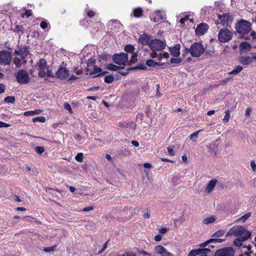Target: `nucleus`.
Masks as SVG:
<instances>
[{
    "mask_svg": "<svg viewBox=\"0 0 256 256\" xmlns=\"http://www.w3.org/2000/svg\"><path fill=\"white\" fill-rule=\"evenodd\" d=\"M23 30H24V28L22 27V26L16 25L15 26V28L14 30V32H22V33H23L24 32Z\"/></svg>",
    "mask_w": 256,
    "mask_h": 256,
    "instance_id": "40",
    "label": "nucleus"
},
{
    "mask_svg": "<svg viewBox=\"0 0 256 256\" xmlns=\"http://www.w3.org/2000/svg\"><path fill=\"white\" fill-rule=\"evenodd\" d=\"M158 232L160 234H164L168 232V229L166 228H160L159 229Z\"/></svg>",
    "mask_w": 256,
    "mask_h": 256,
    "instance_id": "59",
    "label": "nucleus"
},
{
    "mask_svg": "<svg viewBox=\"0 0 256 256\" xmlns=\"http://www.w3.org/2000/svg\"><path fill=\"white\" fill-rule=\"evenodd\" d=\"M137 54L136 52L133 53L132 56L130 59V62L131 63H135L137 61Z\"/></svg>",
    "mask_w": 256,
    "mask_h": 256,
    "instance_id": "42",
    "label": "nucleus"
},
{
    "mask_svg": "<svg viewBox=\"0 0 256 256\" xmlns=\"http://www.w3.org/2000/svg\"><path fill=\"white\" fill-rule=\"evenodd\" d=\"M242 242L243 241H233L234 246L238 248L242 246L243 244L242 243Z\"/></svg>",
    "mask_w": 256,
    "mask_h": 256,
    "instance_id": "50",
    "label": "nucleus"
},
{
    "mask_svg": "<svg viewBox=\"0 0 256 256\" xmlns=\"http://www.w3.org/2000/svg\"><path fill=\"white\" fill-rule=\"evenodd\" d=\"M40 27L42 28V29H45L47 26H48V24L46 22H44V21H42L41 23H40Z\"/></svg>",
    "mask_w": 256,
    "mask_h": 256,
    "instance_id": "62",
    "label": "nucleus"
},
{
    "mask_svg": "<svg viewBox=\"0 0 256 256\" xmlns=\"http://www.w3.org/2000/svg\"><path fill=\"white\" fill-rule=\"evenodd\" d=\"M37 66L38 67V70H44L45 68H48L47 66V62L46 60L41 58L37 63Z\"/></svg>",
    "mask_w": 256,
    "mask_h": 256,
    "instance_id": "19",
    "label": "nucleus"
},
{
    "mask_svg": "<svg viewBox=\"0 0 256 256\" xmlns=\"http://www.w3.org/2000/svg\"><path fill=\"white\" fill-rule=\"evenodd\" d=\"M180 44L174 45L173 47L170 48V52L174 57H178L180 54Z\"/></svg>",
    "mask_w": 256,
    "mask_h": 256,
    "instance_id": "14",
    "label": "nucleus"
},
{
    "mask_svg": "<svg viewBox=\"0 0 256 256\" xmlns=\"http://www.w3.org/2000/svg\"><path fill=\"white\" fill-rule=\"evenodd\" d=\"M102 71V69L100 68H98V67H97V66H94V70L92 71L90 74V75L92 74H96L98 72H101Z\"/></svg>",
    "mask_w": 256,
    "mask_h": 256,
    "instance_id": "41",
    "label": "nucleus"
},
{
    "mask_svg": "<svg viewBox=\"0 0 256 256\" xmlns=\"http://www.w3.org/2000/svg\"><path fill=\"white\" fill-rule=\"evenodd\" d=\"M134 69H139V70H146V66L145 64H140L134 68Z\"/></svg>",
    "mask_w": 256,
    "mask_h": 256,
    "instance_id": "48",
    "label": "nucleus"
},
{
    "mask_svg": "<svg viewBox=\"0 0 256 256\" xmlns=\"http://www.w3.org/2000/svg\"><path fill=\"white\" fill-rule=\"evenodd\" d=\"M239 60L243 65H248L252 62V58L250 56H240L239 58Z\"/></svg>",
    "mask_w": 256,
    "mask_h": 256,
    "instance_id": "16",
    "label": "nucleus"
},
{
    "mask_svg": "<svg viewBox=\"0 0 256 256\" xmlns=\"http://www.w3.org/2000/svg\"><path fill=\"white\" fill-rule=\"evenodd\" d=\"M216 220V217L214 216H212L210 217L204 218L202 221V223L204 224H208L214 222Z\"/></svg>",
    "mask_w": 256,
    "mask_h": 256,
    "instance_id": "20",
    "label": "nucleus"
},
{
    "mask_svg": "<svg viewBox=\"0 0 256 256\" xmlns=\"http://www.w3.org/2000/svg\"><path fill=\"white\" fill-rule=\"evenodd\" d=\"M199 249L193 250L190 251L188 256H196L198 254H200Z\"/></svg>",
    "mask_w": 256,
    "mask_h": 256,
    "instance_id": "36",
    "label": "nucleus"
},
{
    "mask_svg": "<svg viewBox=\"0 0 256 256\" xmlns=\"http://www.w3.org/2000/svg\"><path fill=\"white\" fill-rule=\"evenodd\" d=\"M38 76L40 78H44L46 76L44 70H38Z\"/></svg>",
    "mask_w": 256,
    "mask_h": 256,
    "instance_id": "51",
    "label": "nucleus"
},
{
    "mask_svg": "<svg viewBox=\"0 0 256 256\" xmlns=\"http://www.w3.org/2000/svg\"><path fill=\"white\" fill-rule=\"evenodd\" d=\"M87 14L90 18H92L95 15V13L92 10H90L87 12Z\"/></svg>",
    "mask_w": 256,
    "mask_h": 256,
    "instance_id": "63",
    "label": "nucleus"
},
{
    "mask_svg": "<svg viewBox=\"0 0 256 256\" xmlns=\"http://www.w3.org/2000/svg\"><path fill=\"white\" fill-rule=\"evenodd\" d=\"M123 69V67H120L116 65L113 64V71H117V70H120L118 72V73L122 76H126L128 73V72H124L121 71Z\"/></svg>",
    "mask_w": 256,
    "mask_h": 256,
    "instance_id": "23",
    "label": "nucleus"
},
{
    "mask_svg": "<svg viewBox=\"0 0 256 256\" xmlns=\"http://www.w3.org/2000/svg\"><path fill=\"white\" fill-rule=\"evenodd\" d=\"M182 60L180 58H171L170 59V63L171 64H178L182 62Z\"/></svg>",
    "mask_w": 256,
    "mask_h": 256,
    "instance_id": "43",
    "label": "nucleus"
},
{
    "mask_svg": "<svg viewBox=\"0 0 256 256\" xmlns=\"http://www.w3.org/2000/svg\"><path fill=\"white\" fill-rule=\"evenodd\" d=\"M252 232L242 226H234L230 228L226 234V238H235L234 240H248Z\"/></svg>",
    "mask_w": 256,
    "mask_h": 256,
    "instance_id": "1",
    "label": "nucleus"
},
{
    "mask_svg": "<svg viewBox=\"0 0 256 256\" xmlns=\"http://www.w3.org/2000/svg\"><path fill=\"white\" fill-rule=\"evenodd\" d=\"M128 54L125 53L115 54L113 56V62L118 64H124L128 62Z\"/></svg>",
    "mask_w": 256,
    "mask_h": 256,
    "instance_id": "10",
    "label": "nucleus"
},
{
    "mask_svg": "<svg viewBox=\"0 0 256 256\" xmlns=\"http://www.w3.org/2000/svg\"><path fill=\"white\" fill-rule=\"evenodd\" d=\"M99 61L101 62H106L110 58V55L108 54H103L100 55L98 57Z\"/></svg>",
    "mask_w": 256,
    "mask_h": 256,
    "instance_id": "24",
    "label": "nucleus"
},
{
    "mask_svg": "<svg viewBox=\"0 0 256 256\" xmlns=\"http://www.w3.org/2000/svg\"><path fill=\"white\" fill-rule=\"evenodd\" d=\"M166 248L162 246H157L155 248V251L157 254H158L160 255L162 254H164V252Z\"/></svg>",
    "mask_w": 256,
    "mask_h": 256,
    "instance_id": "29",
    "label": "nucleus"
},
{
    "mask_svg": "<svg viewBox=\"0 0 256 256\" xmlns=\"http://www.w3.org/2000/svg\"><path fill=\"white\" fill-rule=\"evenodd\" d=\"M201 130H199L198 131H196L194 132L192 134H191L190 136V140L193 142H196L198 138V134L200 132Z\"/></svg>",
    "mask_w": 256,
    "mask_h": 256,
    "instance_id": "31",
    "label": "nucleus"
},
{
    "mask_svg": "<svg viewBox=\"0 0 256 256\" xmlns=\"http://www.w3.org/2000/svg\"><path fill=\"white\" fill-rule=\"evenodd\" d=\"M224 234V230H218L215 233H214L212 236L216 237H216L219 238V237L222 236Z\"/></svg>",
    "mask_w": 256,
    "mask_h": 256,
    "instance_id": "34",
    "label": "nucleus"
},
{
    "mask_svg": "<svg viewBox=\"0 0 256 256\" xmlns=\"http://www.w3.org/2000/svg\"><path fill=\"white\" fill-rule=\"evenodd\" d=\"M6 86L4 84H0V94L4 92Z\"/></svg>",
    "mask_w": 256,
    "mask_h": 256,
    "instance_id": "56",
    "label": "nucleus"
},
{
    "mask_svg": "<svg viewBox=\"0 0 256 256\" xmlns=\"http://www.w3.org/2000/svg\"><path fill=\"white\" fill-rule=\"evenodd\" d=\"M46 121V118L44 116L36 117L32 118V122L35 123L36 122H44Z\"/></svg>",
    "mask_w": 256,
    "mask_h": 256,
    "instance_id": "32",
    "label": "nucleus"
},
{
    "mask_svg": "<svg viewBox=\"0 0 256 256\" xmlns=\"http://www.w3.org/2000/svg\"><path fill=\"white\" fill-rule=\"evenodd\" d=\"M100 88V86H93L88 90V91H97Z\"/></svg>",
    "mask_w": 256,
    "mask_h": 256,
    "instance_id": "61",
    "label": "nucleus"
},
{
    "mask_svg": "<svg viewBox=\"0 0 256 256\" xmlns=\"http://www.w3.org/2000/svg\"><path fill=\"white\" fill-rule=\"evenodd\" d=\"M64 108L66 110H68L70 113L72 112V109L69 104L66 102L64 104Z\"/></svg>",
    "mask_w": 256,
    "mask_h": 256,
    "instance_id": "49",
    "label": "nucleus"
},
{
    "mask_svg": "<svg viewBox=\"0 0 256 256\" xmlns=\"http://www.w3.org/2000/svg\"><path fill=\"white\" fill-rule=\"evenodd\" d=\"M35 150L38 154H42L44 152V146H36Z\"/></svg>",
    "mask_w": 256,
    "mask_h": 256,
    "instance_id": "38",
    "label": "nucleus"
},
{
    "mask_svg": "<svg viewBox=\"0 0 256 256\" xmlns=\"http://www.w3.org/2000/svg\"><path fill=\"white\" fill-rule=\"evenodd\" d=\"M66 64L62 62L58 66V70L55 74V78L63 80H66L69 76L70 71L66 67Z\"/></svg>",
    "mask_w": 256,
    "mask_h": 256,
    "instance_id": "4",
    "label": "nucleus"
},
{
    "mask_svg": "<svg viewBox=\"0 0 256 256\" xmlns=\"http://www.w3.org/2000/svg\"><path fill=\"white\" fill-rule=\"evenodd\" d=\"M218 18L220 20V24L223 26H228L232 21L231 16L226 13L223 14L222 15L219 14Z\"/></svg>",
    "mask_w": 256,
    "mask_h": 256,
    "instance_id": "11",
    "label": "nucleus"
},
{
    "mask_svg": "<svg viewBox=\"0 0 256 256\" xmlns=\"http://www.w3.org/2000/svg\"><path fill=\"white\" fill-rule=\"evenodd\" d=\"M15 76L18 82L20 84H27L30 82L28 74L24 70H18Z\"/></svg>",
    "mask_w": 256,
    "mask_h": 256,
    "instance_id": "6",
    "label": "nucleus"
},
{
    "mask_svg": "<svg viewBox=\"0 0 256 256\" xmlns=\"http://www.w3.org/2000/svg\"><path fill=\"white\" fill-rule=\"evenodd\" d=\"M166 42L160 40H152L150 44V48L152 51H161L165 48Z\"/></svg>",
    "mask_w": 256,
    "mask_h": 256,
    "instance_id": "8",
    "label": "nucleus"
},
{
    "mask_svg": "<svg viewBox=\"0 0 256 256\" xmlns=\"http://www.w3.org/2000/svg\"><path fill=\"white\" fill-rule=\"evenodd\" d=\"M242 70V67L241 66H235L233 70L230 72L229 74L236 75L238 74Z\"/></svg>",
    "mask_w": 256,
    "mask_h": 256,
    "instance_id": "21",
    "label": "nucleus"
},
{
    "mask_svg": "<svg viewBox=\"0 0 256 256\" xmlns=\"http://www.w3.org/2000/svg\"><path fill=\"white\" fill-rule=\"evenodd\" d=\"M56 246L54 245L52 246L44 248V251L46 252H54L56 250Z\"/></svg>",
    "mask_w": 256,
    "mask_h": 256,
    "instance_id": "35",
    "label": "nucleus"
},
{
    "mask_svg": "<svg viewBox=\"0 0 256 256\" xmlns=\"http://www.w3.org/2000/svg\"><path fill=\"white\" fill-rule=\"evenodd\" d=\"M250 216H251V213L248 212V213L246 214H244V216H241L240 218H238L236 220V222H244L250 217Z\"/></svg>",
    "mask_w": 256,
    "mask_h": 256,
    "instance_id": "25",
    "label": "nucleus"
},
{
    "mask_svg": "<svg viewBox=\"0 0 256 256\" xmlns=\"http://www.w3.org/2000/svg\"><path fill=\"white\" fill-rule=\"evenodd\" d=\"M163 64H164L163 63L160 64L158 62H155L154 61L152 60H148L146 62V65L148 66H151V67H154L156 66H162Z\"/></svg>",
    "mask_w": 256,
    "mask_h": 256,
    "instance_id": "22",
    "label": "nucleus"
},
{
    "mask_svg": "<svg viewBox=\"0 0 256 256\" xmlns=\"http://www.w3.org/2000/svg\"><path fill=\"white\" fill-rule=\"evenodd\" d=\"M224 113L225 116L223 118V121L224 122H228L229 121L230 118V110H228L225 111Z\"/></svg>",
    "mask_w": 256,
    "mask_h": 256,
    "instance_id": "33",
    "label": "nucleus"
},
{
    "mask_svg": "<svg viewBox=\"0 0 256 256\" xmlns=\"http://www.w3.org/2000/svg\"><path fill=\"white\" fill-rule=\"evenodd\" d=\"M232 33L226 28H223L220 30L218 38L221 42H229L232 38Z\"/></svg>",
    "mask_w": 256,
    "mask_h": 256,
    "instance_id": "5",
    "label": "nucleus"
},
{
    "mask_svg": "<svg viewBox=\"0 0 256 256\" xmlns=\"http://www.w3.org/2000/svg\"><path fill=\"white\" fill-rule=\"evenodd\" d=\"M216 182L217 180L216 179L212 180H210L206 188V192L208 193L211 192L216 186Z\"/></svg>",
    "mask_w": 256,
    "mask_h": 256,
    "instance_id": "15",
    "label": "nucleus"
},
{
    "mask_svg": "<svg viewBox=\"0 0 256 256\" xmlns=\"http://www.w3.org/2000/svg\"><path fill=\"white\" fill-rule=\"evenodd\" d=\"M12 60V54L8 51L3 50L0 51V64H8Z\"/></svg>",
    "mask_w": 256,
    "mask_h": 256,
    "instance_id": "9",
    "label": "nucleus"
},
{
    "mask_svg": "<svg viewBox=\"0 0 256 256\" xmlns=\"http://www.w3.org/2000/svg\"><path fill=\"white\" fill-rule=\"evenodd\" d=\"M250 166L254 172H256V164L254 161L250 162Z\"/></svg>",
    "mask_w": 256,
    "mask_h": 256,
    "instance_id": "57",
    "label": "nucleus"
},
{
    "mask_svg": "<svg viewBox=\"0 0 256 256\" xmlns=\"http://www.w3.org/2000/svg\"><path fill=\"white\" fill-rule=\"evenodd\" d=\"M236 32L242 34L248 33L251 30V24L250 22L241 20L236 24Z\"/></svg>",
    "mask_w": 256,
    "mask_h": 256,
    "instance_id": "3",
    "label": "nucleus"
},
{
    "mask_svg": "<svg viewBox=\"0 0 256 256\" xmlns=\"http://www.w3.org/2000/svg\"><path fill=\"white\" fill-rule=\"evenodd\" d=\"M121 77L122 76L118 73V74L117 72L116 73V74L113 73V80H119L121 78Z\"/></svg>",
    "mask_w": 256,
    "mask_h": 256,
    "instance_id": "54",
    "label": "nucleus"
},
{
    "mask_svg": "<svg viewBox=\"0 0 256 256\" xmlns=\"http://www.w3.org/2000/svg\"><path fill=\"white\" fill-rule=\"evenodd\" d=\"M162 57L166 58H168V57H169L168 53L167 52H164L162 54H162H160V60L162 58Z\"/></svg>",
    "mask_w": 256,
    "mask_h": 256,
    "instance_id": "58",
    "label": "nucleus"
},
{
    "mask_svg": "<svg viewBox=\"0 0 256 256\" xmlns=\"http://www.w3.org/2000/svg\"><path fill=\"white\" fill-rule=\"evenodd\" d=\"M108 241H106L104 244H103V246L102 247V248L100 250H98V253L99 254H102L105 250L106 248H107V246H108Z\"/></svg>",
    "mask_w": 256,
    "mask_h": 256,
    "instance_id": "47",
    "label": "nucleus"
},
{
    "mask_svg": "<svg viewBox=\"0 0 256 256\" xmlns=\"http://www.w3.org/2000/svg\"><path fill=\"white\" fill-rule=\"evenodd\" d=\"M104 82L106 83H111L112 82V74H110L108 76H106L104 78Z\"/></svg>",
    "mask_w": 256,
    "mask_h": 256,
    "instance_id": "45",
    "label": "nucleus"
},
{
    "mask_svg": "<svg viewBox=\"0 0 256 256\" xmlns=\"http://www.w3.org/2000/svg\"><path fill=\"white\" fill-rule=\"evenodd\" d=\"M168 154L172 156H174V152L172 148L170 147H168Z\"/></svg>",
    "mask_w": 256,
    "mask_h": 256,
    "instance_id": "55",
    "label": "nucleus"
},
{
    "mask_svg": "<svg viewBox=\"0 0 256 256\" xmlns=\"http://www.w3.org/2000/svg\"><path fill=\"white\" fill-rule=\"evenodd\" d=\"M150 36L148 34H140L138 38V42L142 46H150V44L152 40H150Z\"/></svg>",
    "mask_w": 256,
    "mask_h": 256,
    "instance_id": "12",
    "label": "nucleus"
},
{
    "mask_svg": "<svg viewBox=\"0 0 256 256\" xmlns=\"http://www.w3.org/2000/svg\"><path fill=\"white\" fill-rule=\"evenodd\" d=\"M200 254H204L207 256V254L210 252V249L208 248H198Z\"/></svg>",
    "mask_w": 256,
    "mask_h": 256,
    "instance_id": "37",
    "label": "nucleus"
},
{
    "mask_svg": "<svg viewBox=\"0 0 256 256\" xmlns=\"http://www.w3.org/2000/svg\"><path fill=\"white\" fill-rule=\"evenodd\" d=\"M139 253L142 254L144 256H150V254L149 253L144 250H139Z\"/></svg>",
    "mask_w": 256,
    "mask_h": 256,
    "instance_id": "60",
    "label": "nucleus"
},
{
    "mask_svg": "<svg viewBox=\"0 0 256 256\" xmlns=\"http://www.w3.org/2000/svg\"><path fill=\"white\" fill-rule=\"evenodd\" d=\"M186 50L190 52L192 57L198 58L204 52V48L200 42H194L190 48H186Z\"/></svg>",
    "mask_w": 256,
    "mask_h": 256,
    "instance_id": "2",
    "label": "nucleus"
},
{
    "mask_svg": "<svg viewBox=\"0 0 256 256\" xmlns=\"http://www.w3.org/2000/svg\"><path fill=\"white\" fill-rule=\"evenodd\" d=\"M134 49L135 48H134V46L132 44H128L124 48V50L126 52H129V53H132V54L133 53H134Z\"/></svg>",
    "mask_w": 256,
    "mask_h": 256,
    "instance_id": "30",
    "label": "nucleus"
},
{
    "mask_svg": "<svg viewBox=\"0 0 256 256\" xmlns=\"http://www.w3.org/2000/svg\"><path fill=\"white\" fill-rule=\"evenodd\" d=\"M208 28L207 24L202 23L199 24L196 28V34L198 36H202L206 32Z\"/></svg>",
    "mask_w": 256,
    "mask_h": 256,
    "instance_id": "13",
    "label": "nucleus"
},
{
    "mask_svg": "<svg viewBox=\"0 0 256 256\" xmlns=\"http://www.w3.org/2000/svg\"><path fill=\"white\" fill-rule=\"evenodd\" d=\"M222 242L223 241H205L204 243L200 244V246L204 248L205 246H206L207 245H208L211 242Z\"/></svg>",
    "mask_w": 256,
    "mask_h": 256,
    "instance_id": "44",
    "label": "nucleus"
},
{
    "mask_svg": "<svg viewBox=\"0 0 256 256\" xmlns=\"http://www.w3.org/2000/svg\"><path fill=\"white\" fill-rule=\"evenodd\" d=\"M240 48L241 52L244 50H250L252 48V46L248 42H243L240 44Z\"/></svg>",
    "mask_w": 256,
    "mask_h": 256,
    "instance_id": "18",
    "label": "nucleus"
},
{
    "mask_svg": "<svg viewBox=\"0 0 256 256\" xmlns=\"http://www.w3.org/2000/svg\"><path fill=\"white\" fill-rule=\"evenodd\" d=\"M4 101L8 104H14L16 101V98L14 96H8L4 98Z\"/></svg>",
    "mask_w": 256,
    "mask_h": 256,
    "instance_id": "27",
    "label": "nucleus"
},
{
    "mask_svg": "<svg viewBox=\"0 0 256 256\" xmlns=\"http://www.w3.org/2000/svg\"><path fill=\"white\" fill-rule=\"evenodd\" d=\"M150 18L154 22H158L162 20L163 18L160 12H156L150 16Z\"/></svg>",
    "mask_w": 256,
    "mask_h": 256,
    "instance_id": "17",
    "label": "nucleus"
},
{
    "mask_svg": "<svg viewBox=\"0 0 256 256\" xmlns=\"http://www.w3.org/2000/svg\"><path fill=\"white\" fill-rule=\"evenodd\" d=\"M162 256H172V254L171 253L167 252L166 249L164 252V254H162Z\"/></svg>",
    "mask_w": 256,
    "mask_h": 256,
    "instance_id": "64",
    "label": "nucleus"
},
{
    "mask_svg": "<svg viewBox=\"0 0 256 256\" xmlns=\"http://www.w3.org/2000/svg\"><path fill=\"white\" fill-rule=\"evenodd\" d=\"M74 138L76 140V141L80 142L81 144L83 142L82 141V136H81L78 134L75 135Z\"/></svg>",
    "mask_w": 256,
    "mask_h": 256,
    "instance_id": "52",
    "label": "nucleus"
},
{
    "mask_svg": "<svg viewBox=\"0 0 256 256\" xmlns=\"http://www.w3.org/2000/svg\"><path fill=\"white\" fill-rule=\"evenodd\" d=\"M235 250L232 247H224L216 250L214 256H234Z\"/></svg>",
    "mask_w": 256,
    "mask_h": 256,
    "instance_id": "7",
    "label": "nucleus"
},
{
    "mask_svg": "<svg viewBox=\"0 0 256 256\" xmlns=\"http://www.w3.org/2000/svg\"><path fill=\"white\" fill-rule=\"evenodd\" d=\"M20 51L21 52V57L22 58H25L28 54V50L27 47L22 48L20 49Z\"/></svg>",
    "mask_w": 256,
    "mask_h": 256,
    "instance_id": "28",
    "label": "nucleus"
},
{
    "mask_svg": "<svg viewBox=\"0 0 256 256\" xmlns=\"http://www.w3.org/2000/svg\"><path fill=\"white\" fill-rule=\"evenodd\" d=\"M84 155L82 153H78L76 157V160L78 162H82L83 160Z\"/></svg>",
    "mask_w": 256,
    "mask_h": 256,
    "instance_id": "39",
    "label": "nucleus"
},
{
    "mask_svg": "<svg viewBox=\"0 0 256 256\" xmlns=\"http://www.w3.org/2000/svg\"><path fill=\"white\" fill-rule=\"evenodd\" d=\"M46 74L49 77L55 78V74L52 72L50 70H47Z\"/></svg>",
    "mask_w": 256,
    "mask_h": 256,
    "instance_id": "53",
    "label": "nucleus"
},
{
    "mask_svg": "<svg viewBox=\"0 0 256 256\" xmlns=\"http://www.w3.org/2000/svg\"><path fill=\"white\" fill-rule=\"evenodd\" d=\"M94 63H95V60H94L92 58H90L88 59V60L87 66L89 67L92 66L94 64Z\"/></svg>",
    "mask_w": 256,
    "mask_h": 256,
    "instance_id": "46",
    "label": "nucleus"
},
{
    "mask_svg": "<svg viewBox=\"0 0 256 256\" xmlns=\"http://www.w3.org/2000/svg\"><path fill=\"white\" fill-rule=\"evenodd\" d=\"M142 12L143 10L141 8H136L134 9V10H133L134 16L136 18L140 17L142 16Z\"/></svg>",
    "mask_w": 256,
    "mask_h": 256,
    "instance_id": "26",
    "label": "nucleus"
}]
</instances>
